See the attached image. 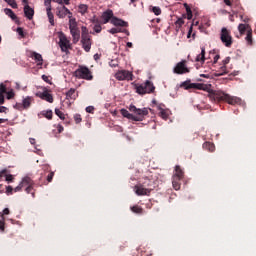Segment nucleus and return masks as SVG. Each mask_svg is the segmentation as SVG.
<instances>
[{
    "label": "nucleus",
    "instance_id": "nucleus-1",
    "mask_svg": "<svg viewBox=\"0 0 256 256\" xmlns=\"http://www.w3.org/2000/svg\"><path fill=\"white\" fill-rule=\"evenodd\" d=\"M192 89H197L198 91H207L210 101L214 103H219V101H226V103H228L229 105H241V98L237 96H231L221 90L209 89L207 84L192 83Z\"/></svg>",
    "mask_w": 256,
    "mask_h": 256
},
{
    "label": "nucleus",
    "instance_id": "nucleus-2",
    "mask_svg": "<svg viewBox=\"0 0 256 256\" xmlns=\"http://www.w3.org/2000/svg\"><path fill=\"white\" fill-rule=\"evenodd\" d=\"M129 113L127 109H121L120 113L122 117H125L126 119H129L130 121H143L147 115H149V109L147 108H136L135 105H130L129 106Z\"/></svg>",
    "mask_w": 256,
    "mask_h": 256
},
{
    "label": "nucleus",
    "instance_id": "nucleus-3",
    "mask_svg": "<svg viewBox=\"0 0 256 256\" xmlns=\"http://www.w3.org/2000/svg\"><path fill=\"white\" fill-rule=\"evenodd\" d=\"M81 29H82V34H81L82 49H84L86 53H89V51H91V46L93 45V40L91 39V35H89V30L85 26H82Z\"/></svg>",
    "mask_w": 256,
    "mask_h": 256
},
{
    "label": "nucleus",
    "instance_id": "nucleus-4",
    "mask_svg": "<svg viewBox=\"0 0 256 256\" xmlns=\"http://www.w3.org/2000/svg\"><path fill=\"white\" fill-rule=\"evenodd\" d=\"M135 89L138 95H145L147 93H153L155 91V86L153 85V82L147 80L143 84L135 85Z\"/></svg>",
    "mask_w": 256,
    "mask_h": 256
},
{
    "label": "nucleus",
    "instance_id": "nucleus-5",
    "mask_svg": "<svg viewBox=\"0 0 256 256\" xmlns=\"http://www.w3.org/2000/svg\"><path fill=\"white\" fill-rule=\"evenodd\" d=\"M69 29L73 43H79V40L81 39V30L77 27V20H75V18L69 20Z\"/></svg>",
    "mask_w": 256,
    "mask_h": 256
},
{
    "label": "nucleus",
    "instance_id": "nucleus-6",
    "mask_svg": "<svg viewBox=\"0 0 256 256\" xmlns=\"http://www.w3.org/2000/svg\"><path fill=\"white\" fill-rule=\"evenodd\" d=\"M33 185H34L33 180L30 177L26 176L22 179L20 184L17 187H15L14 193H19V191H21L23 187H26L25 188L26 193H31V191H33Z\"/></svg>",
    "mask_w": 256,
    "mask_h": 256
},
{
    "label": "nucleus",
    "instance_id": "nucleus-7",
    "mask_svg": "<svg viewBox=\"0 0 256 256\" xmlns=\"http://www.w3.org/2000/svg\"><path fill=\"white\" fill-rule=\"evenodd\" d=\"M75 77L78 79H85L86 81H93V74L91 73V70L87 68V66H80L75 71Z\"/></svg>",
    "mask_w": 256,
    "mask_h": 256
},
{
    "label": "nucleus",
    "instance_id": "nucleus-8",
    "mask_svg": "<svg viewBox=\"0 0 256 256\" xmlns=\"http://www.w3.org/2000/svg\"><path fill=\"white\" fill-rule=\"evenodd\" d=\"M220 40L225 47H231V45H233V36H231V31L223 27L220 32Z\"/></svg>",
    "mask_w": 256,
    "mask_h": 256
},
{
    "label": "nucleus",
    "instance_id": "nucleus-9",
    "mask_svg": "<svg viewBox=\"0 0 256 256\" xmlns=\"http://www.w3.org/2000/svg\"><path fill=\"white\" fill-rule=\"evenodd\" d=\"M59 47L63 53H69V49H71V42L63 33L59 36Z\"/></svg>",
    "mask_w": 256,
    "mask_h": 256
},
{
    "label": "nucleus",
    "instance_id": "nucleus-10",
    "mask_svg": "<svg viewBox=\"0 0 256 256\" xmlns=\"http://www.w3.org/2000/svg\"><path fill=\"white\" fill-rule=\"evenodd\" d=\"M190 70L187 68V61L182 60L181 62H178L176 66L173 69V73L176 75H185V73H189Z\"/></svg>",
    "mask_w": 256,
    "mask_h": 256
},
{
    "label": "nucleus",
    "instance_id": "nucleus-11",
    "mask_svg": "<svg viewBox=\"0 0 256 256\" xmlns=\"http://www.w3.org/2000/svg\"><path fill=\"white\" fill-rule=\"evenodd\" d=\"M118 81H133V73L127 70H120L115 74Z\"/></svg>",
    "mask_w": 256,
    "mask_h": 256
},
{
    "label": "nucleus",
    "instance_id": "nucleus-12",
    "mask_svg": "<svg viewBox=\"0 0 256 256\" xmlns=\"http://www.w3.org/2000/svg\"><path fill=\"white\" fill-rule=\"evenodd\" d=\"M56 15H57V17H59V19H65V17H67V15H68L69 19H72L71 17H73V13H71V10L65 6L58 7Z\"/></svg>",
    "mask_w": 256,
    "mask_h": 256
},
{
    "label": "nucleus",
    "instance_id": "nucleus-13",
    "mask_svg": "<svg viewBox=\"0 0 256 256\" xmlns=\"http://www.w3.org/2000/svg\"><path fill=\"white\" fill-rule=\"evenodd\" d=\"M134 191L136 195L143 196V195H151L153 188H147L143 186V184H138L134 187Z\"/></svg>",
    "mask_w": 256,
    "mask_h": 256
},
{
    "label": "nucleus",
    "instance_id": "nucleus-14",
    "mask_svg": "<svg viewBox=\"0 0 256 256\" xmlns=\"http://www.w3.org/2000/svg\"><path fill=\"white\" fill-rule=\"evenodd\" d=\"M114 17H115V16H114V14H113V10L108 9V10L104 11V12L102 13V16H101L103 25H107V23H109V21H110V23H111V21H113V18H114Z\"/></svg>",
    "mask_w": 256,
    "mask_h": 256
},
{
    "label": "nucleus",
    "instance_id": "nucleus-15",
    "mask_svg": "<svg viewBox=\"0 0 256 256\" xmlns=\"http://www.w3.org/2000/svg\"><path fill=\"white\" fill-rule=\"evenodd\" d=\"M39 97L40 99H43V101L53 103V95L49 93V90H47V88H44L43 92L39 94Z\"/></svg>",
    "mask_w": 256,
    "mask_h": 256
},
{
    "label": "nucleus",
    "instance_id": "nucleus-16",
    "mask_svg": "<svg viewBox=\"0 0 256 256\" xmlns=\"http://www.w3.org/2000/svg\"><path fill=\"white\" fill-rule=\"evenodd\" d=\"M24 15L29 19V21H31V19H33V17L35 16V10L31 8V6L26 4L24 6Z\"/></svg>",
    "mask_w": 256,
    "mask_h": 256
},
{
    "label": "nucleus",
    "instance_id": "nucleus-17",
    "mask_svg": "<svg viewBox=\"0 0 256 256\" xmlns=\"http://www.w3.org/2000/svg\"><path fill=\"white\" fill-rule=\"evenodd\" d=\"M141 183L147 189H154L155 188V181H153V179H150L149 177H143Z\"/></svg>",
    "mask_w": 256,
    "mask_h": 256
},
{
    "label": "nucleus",
    "instance_id": "nucleus-18",
    "mask_svg": "<svg viewBox=\"0 0 256 256\" xmlns=\"http://www.w3.org/2000/svg\"><path fill=\"white\" fill-rule=\"evenodd\" d=\"M111 24L114 25L115 27H128L129 26V24L126 21L121 20L115 16H114V18H112Z\"/></svg>",
    "mask_w": 256,
    "mask_h": 256
},
{
    "label": "nucleus",
    "instance_id": "nucleus-19",
    "mask_svg": "<svg viewBox=\"0 0 256 256\" xmlns=\"http://www.w3.org/2000/svg\"><path fill=\"white\" fill-rule=\"evenodd\" d=\"M249 29H252L251 25H249V24H239L238 25V31H239L240 35H245V33H249Z\"/></svg>",
    "mask_w": 256,
    "mask_h": 256
},
{
    "label": "nucleus",
    "instance_id": "nucleus-20",
    "mask_svg": "<svg viewBox=\"0 0 256 256\" xmlns=\"http://www.w3.org/2000/svg\"><path fill=\"white\" fill-rule=\"evenodd\" d=\"M202 147L205 151H209V153L215 152V144L213 142H204Z\"/></svg>",
    "mask_w": 256,
    "mask_h": 256
},
{
    "label": "nucleus",
    "instance_id": "nucleus-21",
    "mask_svg": "<svg viewBox=\"0 0 256 256\" xmlns=\"http://www.w3.org/2000/svg\"><path fill=\"white\" fill-rule=\"evenodd\" d=\"M172 185L175 191H179V189H181V178H178L177 176L172 177Z\"/></svg>",
    "mask_w": 256,
    "mask_h": 256
},
{
    "label": "nucleus",
    "instance_id": "nucleus-22",
    "mask_svg": "<svg viewBox=\"0 0 256 256\" xmlns=\"http://www.w3.org/2000/svg\"><path fill=\"white\" fill-rule=\"evenodd\" d=\"M31 103H33V98L28 96L26 98H23L22 100V105L24 107V110L29 109V107H31Z\"/></svg>",
    "mask_w": 256,
    "mask_h": 256
},
{
    "label": "nucleus",
    "instance_id": "nucleus-23",
    "mask_svg": "<svg viewBox=\"0 0 256 256\" xmlns=\"http://www.w3.org/2000/svg\"><path fill=\"white\" fill-rule=\"evenodd\" d=\"M31 57L35 60L36 63H38V65H43V56H41V54L32 52Z\"/></svg>",
    "mask_w": 256,
    "mask_h": 256
},
{
    "label": "nucleus",
    "instance_id": "nucleus-24",
    "mask_svg": "<svg viewBox=\"0 0 256 256\" xmlns=\"http://www.w3.org/2000/svg\"><path fill=\"white\" fill-rule=\"evenodd\" d=\"M75 91V88H71L68 92H66V99H72L73 101H75V99H77L78 97Z\"/></svg>",
    "mask_w": 256,
    "mask_h": 256
},
{
    "label": "nucleus",
    "instance_id": "nucleus-25",
    "mask_svg": "<svg viewBox=\"0 0 256 256\" xmlns=\"http://www.w3.org/2000/svg\"><path fill=\"white\" fill-rule=\"evenodd\" d=\"M4 13H5V15H7L8 17H10V19H12V21H17V15H16L15 12H13V10H11L10 8H5V9H4Z\"/></svg>",
    "mask_w": 256,
    "mask_h": 256
},
{
    "label": "nucleus",
    "instance_id": "nucleus-26",
    "mask_svg": "<svg viewBox=\"0 0 256 256\" xmlns=\"http://www.w3.org/2000/svg\"><path fill=\"white\" fill-rule=\"evenodd\" d=\"M47 17L49 19V23L52 26H55V16L53 15V12H51V8H46Z\"/></svg>",
    "mask_w": 256,
    "mask_h": 256
},
{
    "label": "nucleus",
    "instance_id": "nucleus-27",
    "mask_svg": "<svg viewBox=\"0 0 256 256\" xmlns=\"http://www.w3.org/2000/svg\"><path fill=\"white\" fill-rule=\"evenodd\" d=\"M184 173L181 166L177 165L175 167V174L172 177H177L178 179H183Z\"/></svg>",
    "mask_w": 256,
    "mask_h": 256
},
{
    "label": "nucleus",
    "instance_id": "nucleus-28",
    "mask_svg": "<svg viewBox=\"0 0 256 256\" xmlns=\"http://www.w3.org/2000/svg\"><path fill=\"white\" fill-rule=\"evenodd\" d=\"M245 41L248 43V45H253V29H249V31L246 33Z\"/></svg>",
    "mask_w": 256,
    "mask_h": 256
},
{
    "label": "nucleus",
    "instance_id": "nucleus-29",
    "mask_svg": "<svg viewBox=\"0 0 256 256\" xmlns=\"http://www.w3.org/2000/svg\"><path fill=\"white\" fill-rule=\"evenodd\" d=\"M158 109L160 111V117L167 121L169 119V112L161 107V105L158 106Z\"/></svg>",
    "mask_w": 256,
    "mask_h": 256
},
{
    "label": "nucleus",
    "instance_id": "nucleus-30",
    "mask_svg": "<svg viewBox=\"0 0 256 256\" xmlns=\"http://www.w3.org/2000/svg\"><path fill=\"white\" fill-rule=\"evenodd\" d=\"M196 62L205 63V47H201V53L196 57Z\"/></svg>",
    "mask_w": 256,
    "mask_h": 256
},
{
    "label": "nucleus",
    "instance_id": "nucleus-31",
    "mask_svg": "<svg viewBox=\"0 0 256 256\" xmlns=\"http://www.w3.org/2000/svg\"><path fill=\"white\" fill-rule=\"evenodd\" d=\"M130 209H131V212L136 213V215H143V209L141 208V206L135 205V206H132Z\"/></svg>",
    "mask_w": 256,
    "mask_h": 256
},
{
    "label": "nucleus",
    "instance_id": "nucleus-32",
    "mask_svg": "<svg viewBox=\"0 0 256 256\" xmlns=\"http://www.w3.org/2000/svg\"><path fill=\"white\" fill-rule=\"evenodd\" d=\"M180 87H182L186 91H189V89H193V83H191L190 81H184L181 83Z\"/></svg>",
    "mask_w": 256,
    "mask_h": 256
},
{
    "label": "nucleus",
    "instance_id": "nucleus-33",
    "mask_svg": "<svg viewBox=\"0 0 256 256\" xmlns=\"http://www.w3.org/2000/svg\"><path fill=\"white\" fill-rule=\"evenodd\" d=\"M89 7L86 4H80L78 6V13H81V15H85L87 13Z\"/></svg>",
    "mask_w": 256,
    "mask_h": 256
},
{
    "label": "nucleus",
    "instance_id": "nucleus-34",
    "mask_svg": "<svg viewBox=\"0 0 256 256\" xmlns=\"http://www.w3.org/2000/svg\"><path fill=\"white\" fill-rule=\"evenodd\" d=\"M41 115H43V117H45L49 121H51V119H53V111H51V110L42 111Z\"/></svg>",
    "mask_w": 256,
    "mask_h": 256
},
{
    "label": "nucleus",
    "instance_id": "nucleus-35",
    "mask_svg": "<svg viewBox=\"0 0 256 256\" xmlns=\"http://www.w3.org/2000/svg\"><path fill=\"white\" fill-rule=\"evenodd\" d=\"M175 25L176 29H181V27L185 25V21L183 20V18H178L177 21L175 22Z\"/></svg>",
    "mask_w": 256,
    "mask_h": 256
},
{
    "label": "nucleus",
    "instance_id": "nucleus-36",
    "mask_svg": "<svg viewBox=\"0 0 256 256\" xmlns=\"http://www.w3.org/2000/svg\"><path fill=\"white\" fill-rule=\"evenodd\" d=\"M5 3H8V5L10 7H12V9H17V1L15 0H4Z\"/></svg>",
    "mask_w": 256,
    "mask_h": 256
},
{
    "label": "nucleus",
    "instance_id": "nucleus-37",
    "mask_svg": "<svg viewBox=\"0 0 256 256\" xmlns=\"http://www.w3.org/2000/svg\"><path fill=\"white\" fill-rule=\"evenodd\" d=\"M55 114L57 115V117H59V119L65 120V114L61 110L56 108Z\"/></svg>",
    "mask_w": 256,
    "mask_h": 256
},
{
    "label": "nucleus",
    "instance_id": "nucleus-38",
    "mask_svg": "<svg viewBox=\"0 0 256 256\" xmlns=\"http://www.w3.org/2000/svg\"><path fill=\"white\" fill-rule=\"evenodd\" d=\"M227 66H222L220 67V70H219V73H218V76L221 77V75H227Z\"/></svg>",
    "mask_w": 256,
    "mask_h": 256
},
{
    "label": "nucleus",
    "instance_id": "nucleus-39",
    "mask_svg": "<svg viewBox=\"0 0 256 256\" xmlns=\"http://www.w3.org/2000/svg\"><path fill=\"white\" fill-rule=\"evenodd\" d=\"M14 109H16L17 111H24L25 108L23 106V102L22 103H16L14 106Z\"/></svg>",
    "mask_w": 256,
    "mask_h": 256
},
{
    "label": "nucleus",
    "instance_id": "nucleus-40",
    "mask_svg": "<svg viewBox=\"0 0 256 256\" xmlns=\"http://www.w3.org/2000/svg\"><path fill=\"white\" fill-rule=\"evenodd\" d=\"M152 13H154V15H161V8L159 6L152 7Z\"/></svg>",
    "mask_w": 256,
    "mask_h": 256
},
{
    "label": "nucleus",
    "instance_id": "nucleus-41",
    "mask_svg": "<svg viewBox=\"0 0 256 256\" xmlns=\"http://www.w3.org/2000/svg\"><path fill=\"white\" fill-rule=\"evenodd\" d=\"M5 93H7V86H5V84L1 83L0 84V94L5 95Z\"/></svg>",
    "mask_w": 256,
    "mask_h": 256
},
{
    "label": "nucleus",
    "instance_id": "nucleus-42",
    "mask_svg": "<svg viewBox=\"0 0 256 256\" xmlns=\"http://www.w3.org/2000/svg\"><path fill=\"white\" fill-rule=\"evenodd\" d=\"M93 30L95 31V33H101V31H103V28L101 27V24H96L94 25Z\"/></svg>",
    "mask_w": 256,
    "mask_h": 256
},
{
    "label": "nucleus",
    "instance_id": "nucleus-43",
    "mask_svg": "<svg viewBox=\"0 0 256 256\" xmlns=\"http://www.w3.org/2000/svg\"><path fill=\"white\" fill-rule=\"evenodd\" d=\"M74 121L76 124H79V123H81V121H83V119L81 118L80 114H75Z\"/></svg>",
    "mask_w": 256,
    "mask_h": 256
},
{
    "label": "nucleus",
    "instance_id": "nucleus-44",
    "mask_svg": "<svg viewBox=\"0 0 256 256\" xmlns=\"http://www.w3.org/2000/svg\"><path fill=\"white\" fill-rule=\"evenodd\" d=\"M42 79L45 81V83H48V85H51V77L47 75H42Z\"/></svg>",
    "mask_w": 256,
    "mask_h": 256
},
{
    "label": "nucleus",
    "instance_id": "nucleus-45",
    "mask_svg": "<svg viewBox=\"0 0 256 256\" xmlns=\"http://www.w3.org/2000/svg\"><path fill=\"white\" fill-rule=\"evenodd\" d=\"M14 179H15V178L13 177L12 174H6V181H7L8 183H13Z\"/></svg>",
    "mask_w": 256,
    "mask_h": 256
},
{
    "label": "nucleus",
    "instance_id": "nucleus-46",
    "mask_svg": "<svg viewBox=\"0 0 256 256\" xmlns=\"http://www.w3.org/2000/svg\"><path fill=\"white\" fill-rule=\"evenodd\" d=\"M53 177H55V172H50V173L47 175V181H48V183H51V181H53Z\"/></svg>",
    "mask_w": 256,
    "mask_h": 256
},
{
    "label": "nucleus",
    "instance_id": "nucleus-47",
    "mask_svg": "<svg viewBox=\"0 0 256 256\" xmlns=\"http://www.w3.org/2000/svg\"><path fill=\"white\" fill-rule=\"evenodd\" d=\"M7 94V99H13L15 97V92L13 90L6 92Z\"/></svg>",
    "mask_w": 256,
    "mask_h": 256
},
{
    "label": "nucleus",
    "instance_id": "nucleus-48",
    "mask_svg": "<svg viewBox=\"0 0 256 256\" xmlns=\"http://www.w3.org/2000/svg\"><path fill=\"white\" fill-rule=\"evenodd\" d=\"M13 191H14V189H13L12 186H7V187H6V193H7V195H13Z\"/></svg>",
    "mask_w": 256,
    "mask_h": 256
},
{
    "label": "nucleus",
    "instance_id": "nucleus-49",
    "mask_svg": "<svg viewBox=\"0 0 256 256\" xmlns=\"http://www.w3.org/2000/svg\"><path fill=\"white\" fill-rule=\"evenodd\" d=\"M17 33L20 35V37H25V32L23 31V28H17Z\"/></svg>",
    "mask_w": 256,
    "mask_h": 256
},
{
    "label": "nucleus",
    "instance_id": "nucleus-50",
    "mask_svg": "<svg viewBox=\"0 0 256 256\" xmlns=\"http://www.w3.org/2000/svg\"><path fill=\"white\" fill-rule=\"evenodd\" d=\"M94 111H95V107L93 106L86 107V113H93Z\"/></svg>",
    "mask_w": 256,
    "mask_h": 256
},
{
    "label": "nucleus",
    "instance_id": "nucleus-51",
    "mask_svg": "<svg viewBox=\"0 0 256 256\" xmlns=\"http://www.w3.org/2000/svg\"><path fill=\"white\" fill-rule=\"evenodd\" d=\"M44 5L47 9H51V0H44Z\"/></svg>",
    "mask_w": 256,
    "mask_h": 256
},
{
    "label": "nucleus",
    "instance_id": "nucleus-52",
    "mask_svg": "<svg viewBox=\"0 0 256 256\" xmlns=\"http://www.w3.org/2000/svg\"><path fill=\"white\" fill-rule=\"evenodd\" d=\"M109 33H111V35H115V34L119 33V29H117V28H111V29L109 30Z\"/></svg>",
    "mask_w": 256,
    "mask_h": 256
},
{
    "label": "nucleus",
    "instance_id": "nucleus-53",
    "mask_svg": "<svg viewBox=\"0 0 256 256\" xmlns=\"http://www.w3.org/2000/svg\"><path fill=\"white\" fill-rule=\"evenodd\" d=\"M231 61V58L230 57H226L223 61H222V63H223V65L224 66H226V65H229V62Z\"/></svg>",
    "mask_w": 256,
    "mask_h": 256
},
{
    "label": "nucleus",
    "instance_id": "nucleus-54",
    "mask_svg": "<svg viewBox=\"0 0 256 256\" xmlns=\"http://www.w3.org/2000/svg\"><path fill=\"white\" fill-rule=\"evenodd\" d=\"M7 111H9V109L5 106H0V113H7Z\"/></svg>",
    "mask_w": 256,
    "mask_h": 256
},
{
    "label": "nucleus",
    "instance_id": "nucleus-55",
    "mask_svg": "<svg viewBox=\"0 0 256 256\" xmlns=\"http://www.w3.org/2000/svg\"><path fill=\"white\" fill-rule=\"evenodd\" d=\"M184 7H185L187 13H192L191 7H189V4L185 3Z\"/></svg>",
    "mask_w": 256,
    "mask_h": 256
},
{
    "label": "nucleus",
    "instance_id": "nucleus-56",
    "mask_svg": "<svg viewBox=\"0 0 256 256\" xmlns=\"http://www.w3.org/2000/svg\"><path fill=\"white\" fill-rule=\"evenodd\" d=\"M0 231H5V222L0 220Z\"/></svg>",
    "mask_w": 256,
    "mask_h": 256
},
{
    "label": "nucleus",
    "instance_id": "nucleus-57",
    "mask_svg": "<svg viewBox=\"0 0 256 256\" xmlns=\"http://www.w3.org/2000/svg\"><path fill=\"white\" fill-rule=\"evenodd\" d=\"M3 103H5V96L0 94V105H3Z\"/></svg>",
    "mask_w": 256,
    "mask_h": 256
},
{
    "label": "nucleus",
    "instance_id": "nucleus-58",
    "mask_svg": "<svg viewBox=\"0 0 256 256\" xmlns=\"http://www.w3.org/2000/svg\"><path fill=\"white\" fill-rule=\"evenodd\" d=\"M91 21H92V23H94V25H101V23L99 22V19H97V18H94Z\"/></svg>",
    "mask_w": 256,
    "mask_h": 256
},
{
    "label": "nucleus",
    "instance_id": "nucleus-59",
    "mask_svg": "<svg viewBox=\"0 0 256 256\" xmlns=\"http://www.w3.org/2000/svg\"><path fill=\"white\" fill-rule=\"evenodd\" d=\"M4 175H7V169H3L2 171H0V179H1V177H3Z\"/></svg>",
    "mask_w": 256,
    "mask_h": 256
},
{
    "label": "nucleus",
    "instance_id": "nucleus-60",
    "mask_svg": "<svg viewBox=\"0 0 256 256\" xmlns=\"http://www.w3.org/2000/svg\"><path fill=\"white\" fill-rule=\"evenodd\" d=\"M193 33V27H190L188 34H187V38L190 39L191 38V34Z\"/></svg>",
    "mask_w": 256,
    "mask_h": 256
},
{
    "label": "nucleus",
    "instance_id": "nucleus-61",
    "mask_svg": "<svg viewBox=\"0 0 256 256\" xmlns=\"http://www.w3.org/2000/svg\"><path fill=\"white\" fill-rule=\"evenodd\" d=\"M225 5H227L228 7H231V5H233V3H231V0H224Z\"/></svg>",
    "mask_w": 256,
    "mask_h": 256
},
{
    "label": "nucleus",
    "instance_id": "nucleus-62",
    "mask_svg": "<svg viewBox=\"0 0 256 256\" xmlns=\"http://www.w3.org/2000/svg\"><path fill=\"white\" fill-rule=\"evenodd\" d=\"M187 19H188V20L193 19V12H188V13H187Z\"/></svg>",
    "mask_w": 256,
    "mask_h": 256
},
{
    "label": "nucleus",
    "instance_id": "nucleus-63",
    "mask_svg": "<svg viewBox=\"0 0 256 256\" xmlns=\"http://www.w3.org/2000/svg\"><path fill=\"white\" fill-rule=\"evenodd\" d=\"M3 213H4V215H9V208H5V209L3 210Z\"/></svg>",
    "mask_w": 256,
    "mask_h": 256
},
{
    "label": "nucleus",
    "instance_id": "nucleus-64",
    "mask_svg": "<svg viewBox=\"0 0 256 256\" xmlns=\"http://www.w3.org/2000/svg\"><path fill=\"white\" fill-rule=\"evenodd\" d=\"M219 59H220V56H219V55H216V56L214 57V63H217V61H219Z\"/></svg>",
    "mask_w": 256,
    "mask_h": 256
}]
</instances>
